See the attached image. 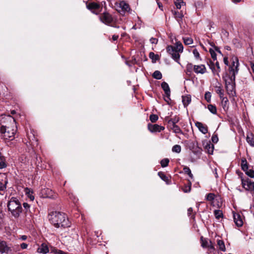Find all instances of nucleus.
Returning a JSON list of instances; mask_svg holds the SVG:
<instances>
[{"mask_svg":"<svg viewBox=\"0 0 254 254\" xmlns=\"http://www.w3.org/2000/svg\"><path fill=\"white\" fill-rule=\"evenodd\" d=\"M5 120L7 123L6 125L1 126L0 131L4 139L12 140L15 138L17 131L15 121L10 116H7Z\"/></svg>","mask_w":254,"mask_h":254,"instance_id":"nucleus-1","label":"nucleus"},{"mask_svg":"<svg viewBox=\"0 0 254 254\" xmlns=\"http://www.w3.org/2000/svg\"><path fill=\"white\" fill-rule=\"evenodd\" d=\"M49 219L50 222L56 228L70 226L68 219L64 213L52 211L49 214Z\"/></svg>","mask_w":254,"mask_h":254,"instance_id":"nucleus-2","label":"nucleus"},{"mask_svg":"<svg viewBox=\"0 0 254 254\" xmlns=\"http://www.w3.org/2000/svg\"><path fill=\"white\" fill-rule=\"evenodd\" d=\"M183 46L180 41L176 42L174 46L169 45L166 48L167 52L178 63H180V54L183 52Z\"/></svg>","mask_w":254,"mask_h":254,"instance_id":"nucleus-3","label":"nucleus"},{"mask_svg":"<svg viewBox=\"0 0 254 254\" xmlns=\"http://www.w3.org/2000/svg\"><path fill=\"white\" fill-rule=\"evenodd\" d=\"M8 211L15 218L19 217L22 211L21 204L18 199L12 197L7 203Z\"/></svg>","mask_w":254,"mask_h":254,"instance_id":"nucleus-4","label":"nucleus"},{"mask_svg":"<svg viewBox=\"0 0 254 254\" xmlns=\"http://www.w3.org/2000/svg\"><path fill=\"white\" fill-rule=\"evenodd\" d=\"M238 61L236 60V62L233 61L231 65L229 67V76H230V79L231 82H233L235 80L236 74L238 72Z\"/></svg>","mask_w":254,"mask_h":254,"instance_id":"nucleus-5","label":"nucleus"},{"mask_svg":"<svg viewBox=\"0 0 254 254\" xmlns=\"http://www.w3.org/2000/svg\"><path fill=\"white\" fill-rule=\"evenodd\" d=\"M241 167L248 176L252 178H254V171L253 169V167L249 165L245 158L241 160Z\"/></svg>","mask_w":254,"mask_h":254,"instance_id":"nucleus-6","label":"nucleus"},{"mask_svg":"<svg viewBox=\"0 0 254 254\" xmlns=\"http://www.w3.org/2000/svg\"><path fill=\"white\" fill-rule=\"evenodd\" d=\"M242 185L246 190L249 191L252 194L254 193V182L248 179H241Z\"/></svg>","mask_w":254,"mask_h":254,"instance_id":"nucleus-7","label":"nucleus"},{"mask_svg":"<svg viewBox=\"0 0 254 254\" xmlns=\"http://www.w3.org/2000/svg\"><path fill=\"white\" fill-rule=\"evenodd\" d=\"M11 251L5 241L0 240V254H11Z\"/></svg>","mask_w":254,"mask_h":254,"instance_id":"nucleus-8","label":"nucleus"},{"mask_svg":"<svg viewBox=\"0 0 254 254\" xmlns=\"http://www.w3.org/2000/svg\"><path fill=\"white\" fill-rule=\"evenodd\" d=\"M100 20L104 23L107 25L111 24L113 19L111 14L107 12H104L100 16Z\"/></svg>","mask_w":254,"mask_h":254,"instance_id":"nucleus-9","label":"nucleus"},{"mask_svg":"<svg viewBox=\"0 0 254 254\" xmlns=\"http://www.w3.org/2000/svg\"><path fill=\"white\" fill-rule=\"evenodd\" d=\"M190 150L198 158L201 153V149L198 147L197 143H191L190 145Z\"/></svg>","mask_w":254,"mask_h":254,"instance_id":"nucleus-10","label":"nucleus"},{"mask_svg":"<svg viewBox=\"0 0 254 254\" xmlns=\"http://www.w3.org/2000/svg\"><path fill=\"white\" fill-rule=\"evenodd\" d=\"M164 127L159 126L157 124H150L148 125V129L151 132H160L161 130L164 129Z\"/></svg>","mask_w":254,"mask_h":254,"instance_id":"nucleus-11","label":"nucleus"},{"mask_svg":"<svg viewBox=\"0 0 254 254\" xmlns=\"http://www.w3.org/2000/svg\"><path fill=\"white\" fill-rule=\"evenodd\" d=\"M203 145L206 152L209 154L213 152L214 145L210 141H205L203 142Z\"/></svg>","mask_w":254,"mask_h":254,"instance_id":"nucleus-12","label":"nucleus"},{"mask_svg":"<svg viewBox=\"0 0 254 254\" xmlns=\"http://www.w3.org/2000/svg\"><path fill=\"white\" fill-rule=\"evenodd\" d=\"M194 72L196 74H203L206 72V68L204 64L194 65Z\"/></svg>","mask_w":254,"mask_h":254,"instance_id":"nucleus-13","label":"nucleus"},{"mask_svg":"<svg viewBox=\"0 0 254 254\" xmlns=\"http://www.w3.org/2000/svg\"><path fill=\"white\" fill-rule=\"evenodd\" d=\"M49 248H48L47 245L45 243H42L37 250V253L43 254H46L49 253Z\"/></svg>","mask_w":254,"mask_h":254,"instance_id":"nucleus-14","label":"nucleus"},{"mask_svg":"<svg viewBox=\"0 0 254 254\" xmlns=\"http://www.w3.org/2000/svg\"><path fill=\"white\" fill-rule=\"evenodd\" d=\"M234 221L238 227H241L243 224V221L240 214L238 213L233 214Z\"/></svg>","mask_w":254,"mask_h":254,"instance_id":"nucleus-15","label":"nucleus"},{"mask_svg":"<svg viewBox=\"0 0 254 254\" xmlns=\"http://www.w3.org/2000/svg\"><path fill=\"white\" fill-rule=\"evenodd\" d=\"M195 126L198 128L199 130L202 133L206 134L207 132L208 129L206 125H205L200 122H197L195 123Z\"/></svg>","mask_w":254,"mask_h":254,"instance_id":"nucleus-16","label":"nucleus"},{"mask_svg":"<svg viewBox=\"0 0 254 254\" xmlns=\"http://www.w3.org/2000/svg\"><path fill=\"white\" fill-rule=\"evenodd\" d=\"M246 140L251 146H254V135L252 133L247 134Z\"/></svg>","mask_w":254,"mask_h":254,"instance_id":"nucleus-17","label":"nucleus"},{"mask_svg":"<svg viewBox=\"0 0 254 254\" xmlns=\"http://www.w3.org/2000/svg\"><path fill=\"white\" fill-rule=\"evenodd\" d=\"M182 102L185 107H187L191 102V97L189 95L182 96Z\"/></svg>","mask_w":254,"mask_h":254,"instance_id":"nucleus-18","label":"nucleus"},{"mask_svg":"<svg viewBox=\"0 0 254 254\" xmlns=\"http://www.w3.org/2000/svg\"><path fill=\"white\" fill-rule=\"evenodd\" d=\"M100 5L96 2H91L87 5V8L90 10L98 9L99 8H100Z\"/></svg>","mask_w":254,"mask_h":254,"instance_id":"nucleus-19","label":"nucleus"},{"mask_svg":"<svg viewBox=\"0 0 254 254\" xmlns=\"http://www.w3.org/2000/svg\"><path fill=\"white\" fill-rule=\"evenodd\" d=\"M161 87L163 90L164 91L165 94L170 95V89L167 83L165 82H163L161 84Z\"/></svg>","mask_w":254,"mask_h":254,"instance_id":"nucleus-20","label":"nucleus"},{"mask_svg":"<svg viewBox=\"0 0 254 254\" xmlns=\"http://www.w3.org/2000/svg\"><path fill=\"white\" fill-rule=\"evenodd\" d=\"M172 12L175 16V18L177 21L180 22V21L182 19L184 15L182 13L177 11H172Z\"/></svg>","mask_w":254,"mask_h":254,"instance_id":"nucleus-21","label":"nucleus"},{"mask_svg":"<svg viewBox=\"0 0 254 254\" xmlns=\"http://www.w3.org/2000/svg\"><path fill=\"white\" fill-rule=\"evenodd\" d=\"M120 7L124 11H128L129 9V5L124 1H121L119 3Z\"/></svg>","mask_w":254,"mask_h":254,"instance_id":"nucleus-22","label":"nucleus"},{"mask_svg":"<svg viewBox=\"0 0 254 254\" xmlns=\"http://www.w3.org/2000/svg\"><path fill=\"white\" fill-rule=\"evenodd\" d=\"M200 241L201 245L204 248H206L208 246L210 243L211 242V241H208L207 239H204L203 237H201Z\"/></svg>","mask_w":254,"mask_h":254,"instance_id":"nucleus-23","label":"nucleus"},{"mask_svg":"<svg viewBox=\"0 0 254 254\" xmlns=\"http://www.w3.org/2000/svg\"><path fill=\"white\" fill-rule=\"evenodd\" d=\"M149 58L152 60L153 63H156L157 61L159 59V57L158 55L155 54L153 52H150L149 55Z\"/></svg>","mask_w":254,"mask_h":254,"instance_id":"nucleus-24","label":"nucleus"},{"mask_svg":"<svg viewBox=\"0 0 254 254\" xmlns=\"http://www.w3.org/2000/svg\"><path fill=\"white\" fill-rule=\"evenodd\" d=\"M217 245L219 247V249L223 251V252H225V250H226V248H225V244H224V243L223 242V241L222 240H218L217 241Z\"/></svg>","mask_w":254,"mask_h":254,"instance_id":"nucleus-25","label":"nucleus"},{"mask_svg":"<svg viewBox=\"0 0 254 254\" xmlns=\"http://www.w3.org/2000/svg\"><path fill=\"white\" fill-rule=\"evenodd\" d=\"M174 3L177 9H180L182 5H185L186 4L183 0H176Z\"/></svg>","mask_w":254,"mask_h":254,"instance_id":"nucleus-26","label":"nucleus"},{"mask_svg":"<svg viewBox=\"0 0 254 254\" xmlns=\"http://www.w3.org/2000/svg\"><path fill=\"white\" fill-rule=\"evenodd\" d=\"M158 174L162 180L166 182L167 184L169 183V179H168V177H167L165 175V174L164 173L160 172L158 173Z\"/></svg>","mask_w":254,"mask_h":254,"instance_id":"nucleus-27","label":"nucleus"},{"mask_svg":"<svg viewBox=\"0 0 254 254\" xmlns=\"http://www.w3.org/2000/svg\"><path fill=\"white\" fill-rule=\"evenodd\" d=\"M152 76L154 78L157 79H160L162 77V73L158 70L155 71Z\"/></svg>","mask_w":254,"mask_h":254,"instance_id":"nucleus-28","label":"nucleus"},{"mask_svg":"<svg viewBox=\"0 0 254 254\" xmlns=\"http://www.w3.org/2000/svg\"><path fill=\"white\" fill-rule=\"evenodd\" d=\"M208 109L212 114H215L217 112V109L214 105L210 104L208 105Z\"/></svg>","mask_w":254,"mask_h":254,"instance_id":"nucleus-29","label":"nucleus"},{"mask_svg":"<svg viewBox=\"0 0 254 254\" xmlns=\"http://www.w3.org/2000/svg\"><path fill=\"white\" fill-rule=\"evenodd\" d=\"M183 41L185 45H189L193 43V40L190 37H186L183 38Z\"/></svg>","mask_w":254,"mask_h":254,"instance_id":"nucleus-30","label":"nucleus"},{"mask_svg":"<svg viewBox=\"0 0 254 254\" xmlns=\"http://www.w3.org/2000/svg\"><path fill=\"white\" fill-rule=\"evenodd\" d=\"M6 167L5 160L3 156L0 158V169H3Z\"/></svg>","mask_w":254,"mask_h":254,"instance_id":"nucleus-31","label":"nucleus"},{"mask_svg":"<svg viewBox=\"0 0 254 254\" xmlns=\"http://www.w3.org/2000/svg\"><path fill=\"white\" fill-rule=\"evenodd\" d=\"M214 213L216 218L218 219L221 218L223 216L222 212L220 210H215Z\"/></svg>","mask_w":254,"mask_h":254,"instance_id":"nucleus-32","label":"nucleus"},{"mask_svg":"<svg viewBox=\"0 0 254 254\" xmlns=\"http://www.w3.org/2000/svg\"><path fill=\"white\" fill-rule=\"evenodd\" d=\"M194 65H193L191 63H189L186 66V69L187 72H191L192 71H194Z\"/></svg>","mask_w":254,"mask_h":254,"instance_id":"nucleus-33","label":"nucleus"},{"mask_svg":"<svg viewBox=\"0 0 254 254\" xmlns=\"http://www.w3.org/2000/svg\"><path fill=\"white\" fill-rule=\"evenodd\" d=\"M181 151V147L179 145H175L172 148V151L176 153H180Z\"/></svg>","mask_w":254,"mask_h":254,"instance_id":"nucleus-34","label":"nucleus"},{"mask_svg":"<svg viewBox=\"0 0 254 254\" xmlns=\"http://www.w3.org/2000/svg\"><path fill=\"white\" fill-rule=\"evenodd\" d=\"M184 171L185 173L186 174H188L190 178L192 179L193 178V175L191 173V171L189 167H185L184 168Z\"/></svg>","mask_w":254,"mask_h":254,"instance_id":"nucleus-35","label":"nucleus"},{"mask_svg":"<svg viewBox=\"0 0 254 254\" xmlns=\"http://www.w3.org/2000/svg\"><path fill=\"white\" fill-rule=\"evenodd\" d=\"M169 160L167 158L163 159L161 161V165L162 167H165L168 166Z\"/></svg>","mask_w":254,"mask_h":254,"instance_id":"nucleus-36","label":"nucleus"},{"mask_svg":"<svg viewBox=\"0 0 254 254\" xmlns=\"http://www.w3.org/2000/svg\"><path fill=\"white\" fill-rule=\"evenodd\" d=\"M149 118L152 123H155L158 120V116L155 114L151 115Z\"/></svg>","mask_w":254,"mask_h":254,"instance_id":"nucleus-37","label":"nucleus"},{"mask_svg":"<svg viewBox=\"0 0 254 254\" xmlns=\"http://www.w3.org/2000/svg\"><path fill=\"white\" fill-rule=\"evenodd\" d=\"M209 52L211 55V58L213 60V61H216L217 60V57L215 52L212 49H210Z\"/></svg>","mask_w":254,"mask_h":254,"instance_id":"nucleus-38","label":"nucleus"},{"mask_svg":"<svg viewBox=\"0 0 254 254\" xmlns=\"http://www.w3.org/2000/svg\"><path fill=\"white\" fill-rule=\"evenodd\" d=\"M206 248L208 249L209 253H212L215 251L214 247L211 242L210 243L208 246Z\"/></svg>","mask_w":254,"mask_h":254,"instance_id":"nucleus-39","label":"nucleus"},{"mask_svg":"<svg viewBox=\"0 0 254 254\" xmlns=\"http://www.w3.org/2000/svg\"><path fill=\"white\" fill-rule=\"evenodd\" d=\"M220 67L219 66V63L216 61L215 63V74L219 76V72L220 71Z\"/></svg>","mask_w":254,"mask_h":254,"instance_id":"nucleus-40","label":"nucleus"},{"mask_svg":"<svg viewBox=\"0 0 254 254\" xmlns=\"http://www.w3.org/2000/svg\"><path fill=\"white\" fill-rule=\"evenodd\" d=\"M215 197V195L214 193H209L206 196V199L208 201H212L214 200Z\"/></svg>","mask_w":254,"mask_h":254,"instance_id":"nucleus-41","label":"nucleus"},{"mask_svg":"<svg viewBox=\"0 0 254 254\" xmlns=\"http://www.w3.org/2000/svg\"><path fill=\"white\" fill-rule=\"evenodd\" d=\"M171 129L175 133H180L181 132L180 128L177 125L171 127Z\"/></svg>","mask_w":254,"mask_h":254,"instance_id":"nucleus-42","label":"nucleus"},{"mask_svg":"<svg viewBox=\"0 0 254 254\" xmlns=\"http://www.w3.org/2000/svg\"><path fill=\"white\" fill-rule=\"evenodd\" d=\"M211 97V93L209 92H207L205 93L204 98L208 102H210Z\"/></svg>","mask_w":254,"mask_h":254,"instance_id":"nucleus-43","label":"nucleus"},{"mask_svg":"<svg viewBox=\"0 0 254 254\" xmlns=\"http://www.w3.org/2000/svg\"><path fill=\"white\" fill-rule=\"evenodd\" d=\"M209 66L210 68L211 69L213 74H215V65L214 64L210 61L209 64Z\"/></svg>","mask_w":254,"mask_h":254,"instance_id":"nucleus-44","label":"nucleus"},{"mask_svg":"<svg viewBox=\"0 0 254 254\" xmlns=\"http://www.w3.org/2000/svg\"><path fill=\"white\" fill-rule=\"evenodd\" d=\"M194 57L196 59H199L200 58V55L197 49H195L192 51Z\"/></svg>","mask_w":254,"mask_h":254,"instance_id":"nucleus-45","label":"nucleus"},{"mask_svg":"<svg viewBox=\"0 0 254 254\" xmlns=\"http://www.w3.org/2000/svg\"><path fill=\"white\" fill-rule=\"evenodd\" d=\"M192 208L191 207H190L188 209V215L189 216H190L192 218H194V214H193L191 215L192 213Z\"/></svg>","mask_w":254,"mask_h":254,"instance_id":"nucleus-46","label":"nucleus"},{"mask_svg":"<svg viewBox=\"0 0 254 254\" xmlns=\"http://www.w3.org/2000/svg\"><path fill=\"white\" fill-rule=\"evenodd\" d=\"M169 120L174 122V123L177 124L180 121V118L178 117L175 116L173 118L170 119Z\"/></svg>","mask_w":254,"mask_h":254,"instance_id":"nucleus-47","label":"nucleus"},{"mask_svg":"<svg viewBox=\"0 0 254 254\" xmlns=\"http://www.w3.org/2000/svg\"><path fill=\"white\" fill-rule=\"evenodd\" d=\"M211 140L213 142L217 143L218 141V137L216 134H213L212 136Z\"/></svg>","mask_w":254,"mask_h":254,"instance_id":"nucleus-48","label":"nucleus"},{"mask_svg":"<svg viewBox=\"0 0 254 254\" xmlns=\"http://www.w3.org/2000/svg\"><path fill=\"white\" fill-rule=\"evenodd\" d=\"M216 92L219 95L220 98H222L223 96V92L221 88L219 87L217 89Z\"/></svg>","mask_w":254,"mask_h":254,"instance_id":"nucleus-49","label":"nucleus"},{"mask_svg":"<svg viewBox=\"0 0 254 254\" xmlns=\"http://www.w3.org/2000/svg\"><path fill=\"white\" fill-rule=\"evenodd\" d=\"M25 192L26 193H28V196H29V198L31 200H33L34 199V196L33 195H31L29 194V192H30V190L28 189V188H26L25 189Z\"/></svg>","mask_w":254,"mask_h":254,"instance_id":"nucleus-50","label":"nucleus"},{"mask_svg":"<svg viewBox=\"0 0 254 254\" xmlns=\"http://www.w3.org/2000/svg\"><path fill=\"white\" fill-rule=\"evenodd\" d=\"M150 42L152 43V44H156L158 42V39H156V38H151L150 39Z\"/></svg>","mask_w":254,"mask_h":254,"instance_id":"nucleus-51","label":"nucleus"},{"mask_svg":"<svg viewBox=\"0 0 254 254\" xmlns=\"http://www.w3.org/2000/svg\"><path fill=\"white\" fill-rule=\"evenodd\" d=\"M168 126H169V127L171 128V127H173L175 126L176 125V124L175 123H174V122L170 121V120H168Z\"/></svg>","mask_w":254,"mask_h":254,"instance_id":"nucleus-52","label":"nucleus"},{"mask_svg":"<svg viewBox=\"0 0 254 254\" xmlns=\"http://www.w3.org/2000/svg\"><path fill=\"white\" fill-rule=\"evenodd\" d=\"M170 95H168V94H165V96L164 97V100L166 101L168 104L169 103V101H170Z\"/></svg>","mask_w":254,"mask_h":254,"instance_id":"nucleus-53","label":"nucleus"},{"mask_svg":"<svg viewBox=\"0 0 254 254\" xmlns=\"http://www.w3.org/2000/svg\"><path fill=\"white\" fill-rule=\"evenodd\" d=\"M20 247L22 249H26L28 247V245L25 243L20 244Z\"/></svg>","mask_w":254,"mask_h":254,"instance_id":"nucleus-54","label":"nucleus"},{"mask_svg":"<svg viewBox=\"0 0 254 254\" xmlns=\"http://www.w3.org/2000/svg\"><path fill=\"white\" fill-rule=\"evenodd\" d=\"M23 206L24 207V208L26 210H27L28 209H29L30 208V205L29 204H28L26 202H24L23 203Z\"/></svg>","mask_w":254,"mask_h":254,"instance_id":"nucleus-55","label":"nucleus"},{"mask_svg":"<svg viewBox=\"0 0 254 254\" xmlns=\"http://www.w3.org/2000/svg\"><path fill=\"white\" fill-rule=\"evenodd\" d=\"M6 188L5 185L0 182V191L3 190Z\"/></svg>","mask_w":254,"mask_h":254,"instance_id":"nucleus-56","label":"nucleus"},{"mask_svg":"<svg viewBox=\"0 0 254 254\" xmlns=\"http://www.w3.org/2000/svg\"><path fill=\"white\" fill-rule=\"evenodd\" d=\"M27 236H26V235H22V236H20L19 239L20 240H21L22 241H25L27 239Z\"/></svg>","mask_w":254,"mask_h":254,"instance_id":"nucleus-57","label":"nucleus"},{"mask_svg":"<svg viewBox=\"0 0 254 254\" xmlns=\"http://www.w3.org/2000/svg\"><path fill=\"white\" fill-rule=\"evenodd\" d=\"M224 63L226 65H228L229 62L227 57L224 58Z\"/></svg>","mask_w":254,"mask_h":254,"instance_id":"nucleus-58","label":"nucleus"},{"mask_svg":"<svg viewBox=\"0 0 254 254\" xmlns=\"http://www.w3.org/2000/svg\"><path fill=\"white\" fill-rule=\"evenodd\" d=\"M119 38V36L118 35H113V37H112V39L114 41H116Z\"/></svg>","mask_w":254,"mask_h":254,"instance_id":"nucleus-59","label":"nucleus"},{"mask_svg":"<svg viewBox=\"0 0 254 254\" xmlns=\"http://www.w3.org/2000/svg\"><path fill=\"white\" fill-rule=\"evenodd\" d=\"M251 68L254 73V64L253 63H251Z\"/></svg>","mask_w":254,"mask_h":254,"instance_id":"nucleus-60","label":"nucleus"},{"mask_svg":"<svg viewBox=\"0 0 254 254\" xmlns=\"http://www.w3.org/2000/svg\"><path fill=\"white\" fill-rule=\"evenodd\" d=\"M251 210V211L252 212H253L254 214V206H251V208H250Z\"/></svg>","mask_w":254,"mask_h":254,"instance_id":"nucleus-61","label":"nucleus"},{"mask_svg":"<svg viewBox=\"0 0 254 254\" xmlns=\"http://www.w3.org/2000/svg\"><path fill=\"white\" fill-rule=\"evenodd\" d=\"M227 102H228L227 99L223 98V102H224L226 104Z\"/></svg>","mask_w":254,"mask_h":254,"instance_id":"nucleus-62","label":"nucleus"},{"mask_svg":"<svg viewBox=\"0 0 254 254\" xmlns=\"http://www.w3.org/2000/svg\"><path fill=\"white\" fill-rule=\"evenodd\" d=\"M158 4L159 7L160 8H161V7H162V5H160V3H159V2H158Z\"/></svg>","mask_w":254,"mask_h":254,"instance_id":"nucleus-63","label":"nucleus"},{"mask_svg":"<svg viewBox=\"0 0 254 254\" xmlns=\"http://www.w3.org/2000/svg\"><path fill=\"white\" fill-rule=\"evenodd\" d=\"M241 0H233L234 2H238L240 1Z\"/></svg>","mask_w":254,"mask_h":254,"instance_id":"nucleus-64","label":"nucleus"}]
</instances>
